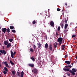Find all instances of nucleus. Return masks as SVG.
<instances>
[{"mask_svg": "<svg viewBox=\"0 0 77 77\" xmlns=\"http://www.w3.org/2000/svg\"><path fill=\"white\" fill-rule=\"evenodd\" d=\"M57 11H60V8H58L57 9Z\"/></svg>", "mask_w": 77, "mask_h": 77, "instance_id": "ea45409f", "label": "nucleus"}, {"mask_svg": "<svg viewBox=\"0 0 77 77\" xmlns=\"http://www.w3.org/2000/svg\"><path fill=\"white\" fill-rule=\"evenodd\" d=\"M62 41H63V38L62 37H60L58 38L57 41L59 42L60 44H61L62 42Z\"/></svg>", "mask_w": 77, "mask_h": 77, "instance_id": "f257e3e1", "label": "nucleus"}, {"mask_svg": "<svg viewBox=\"0 0 77 77\" xmlns=\"http://www.w3.org/2000/svg\"><path fill=\"white\" fill-rule=\"evenodd\" d=\"M67 21H68V19H67V20L66 19V20H65V23H67Z\"/></svg>", "mask_w": 77, "mask_h": 77, "instance_id": "79ce46f5", "label": "nucleus"}, {"mask_svg": "<svg viewBox=\"0 0 77 77\" xmlns=\"http://www.w3.org/2000/svg\"><path fill=\"white\" fill-rule=\"evenodd\" d=\"M52 45L50 44L49 45V49H50V51H52L53 50V47Z\"/></svg>", "mask_w": 77, "mask_h": 77, "instance_id": "423d86ee", "label": "nucleus"}, {"mask_svg": "<svg viewBox=\"0 0 77 77\" xmlns=\"http://www.w3.org/2000/svg\"><path fill=\"white\" fill-rule=\"evenodd\" d=\"M0 67H1V64H0Z\"/></svg>", "mask_w": 77, "mask_h": 77, "instance_id": "e2e57ef3", "label": "nucleus"}, {"mask_svg": "<svg viewBox=\"0 0 77 77\" xmlns=\"http://www.w3.org/2000/svg\"><path fill=\"white\" fill-rule=\"evenodd\" d=\"M57 31H58V32H60V26H59L57 28Z\"/></svg>", "mask_w": 77, "mask_h": 77, "instance_id": "5701e85b", "label": "nucleus"}, {"mask_svg": "<svg viewBox=\"0 0 77 77\" xmlns=\"http://www.w3.org/2000/svg\"><path fill=\"white\" fill-rule=\"evenodd\" d=\"M69 76H70V74H67Z\"/></svg>", "mask_w": 77, "mask_h": 77, "instance_id": "603ef678", "label": "nucleus"}, {"mask_svg": "<svg viewBox=\"0 0 77 77\" xmlns=\"http://www.w3.org/2000/svg\"><path fill=\"white\" fill-rule=\"evenodd\" d=\"M75 58H76V59H77V56H76L75 57Z\"/></svg>", "mask_w": 77, "mask_h": 77, "instance_id": "680f3d73", "label": "nucleus"}, {"mask_svg": "<svg viewBox=\"0 0 77 77\" xmlns=\"http://www.w3.org/2000/svg\"><path fill=\"white\" fill-rule=\"evenodd\" d=\"M4 69L6 72H8V69L7 68H6V67H4Z\"/></svg>", "mask_w": 77, "mask_h": 77, "instance_id": "393cba45", "label": "nucleus"}, {"mask_svg": "<svg viewBox=\"0 0 77 77\" xmlns=\"http://www.w3.org/2000/svg\"><path fill=\"white\" fill-rule=\"evenodd\" d=\"M68 66L69 67V68H72V66H71V65H69V66Z\"/></svg>", "mask_w": 77, "mask_h": 77, "instance_id": "a19ab883", "label": "nucleus"}, {"mask_svg": "<svg viewBox=\"0 0 77 77\" xmlns=\"http://www.w3.org/2000/svg\"><path fill=\"white\" fill-rule=\"evenodd\" d=\"M70 69H66V68H64L63 70L64 71H68Z\"/></svg>", "mask_w": 77, "mask_h": 77, "instance_id": "dca6fc26", "label": "nucleus"}, {"mask_svg": "<svg viewBox=\"0 0 77 77\" xmlns=\"http://www.w3.org/2000/svg\"><path fill=\"white\" fill-rule=\"evenodd\" d=\"M75 36H76V35H72V38H74V37H75Z\"/></svg>", "mask_w": 77, "mask_h": 77, "instance_id": "e433bc0d", "label": "nucleus"}, {"mask_svg": "<svg viewBox=\"0 0 77 77\" xmlns=\"http://www.w3.org/2000/svg\"><path fill=\"white\" fill-rule=\"evenodd\" d=\"M72 71L73 72H77V69H75L74 68L72 69Z\"/></svg>", "mask_w": 77, "mask_h": 77, "instance_id": "6ab92c4d", "label": "nucleus"}, {"mask_svg": "<svg viewBox=\"0 0 77 77\" xmlns=\"http://www.w3.org/2000/svg\"><path fill=\"white\" fill-rule=\"evenodd\" d=\"M21 75H24V72H23V71H22Z\"/></svg>", "mask_w": 77, "mask_h": 77, "instance_id": "4c0bfd02", "label": "nucleus"}, {"mask_svg": "<svg viewBox=\"0 0 77 77\" xmlns=\"http://www.w3.org/2000/svg\"><path fill=\"white\" fill-rule=\"evenodd\" d=\"M7 30V29H6L5 28H4L2 29V31L4 33H5L6 32V31Z\"/></svg>", "mask_w": 77, "mask_h": 77, "instance_id": "39448f33", "label": "nucleus"}, {"mask_svg": "<svg viewBox=\"0 0 77 77\" xmlns=\"http://www.w3.org/2000/svg\"><path fill=\"white\" fill-rule=\"evenodd\" d=\"M6 67H8V68H10V66H8H8H6Z\"/></svg>", "mask_w": 77, "mask_h": 77, "instance_id": "de8ad7c7", "label": "nucleus"}, {"mask_svg": "<svg viewBox=\"0 0 77 77\" xmlns=\"http://www.w3.org/2000/svg\"><path fill=\"white\" fill-rule=\"evenodd\" d=\"M0 52H1L2 54H4V55H5L6 54V52L4 50H0Z\"/></svg>", "mask_w": 77, "mask_h": 77, "instance_id": "7ed1b4c3", "label": "nucleus"}, {"mask_svg": "<svg viewBox=\"0 0 77 77\" xmlns=\"http://www.w3.org/2000/svg\"><path fill=\"white\" fill-rule=\"evenodd\" d=\"M30 51L32 53H33L34 51V50L32 48H30Z\"/></svg>", "mask_w": 77, "mask_h": 77, "instance_id": "bb28decb", "label": "nucleus"}, {"mask_svg": "<svg viewBox=\"0 0 77 77\" xmlns=\"http://www.w3.org/2000/svg\"><path fill=\"white\" fill-rule=\"evenodd\" d=\"M13 54H14V53H13V51H11V57H12V58H14V57Z\"/></svg>", "mask_w": 77, "mask_h": 77, "instance_id": "9b49d317", "label": "nucleus"}, {"mask_svg": "<svg viewBox=\"0 0 77 77\" xmlns=\"http://www.w3.org/2000/svg\"><path fill=\"white\" fill-rule=\"evenodd\" d=\"M32 72L35 73V74H36L38 73V70L36 69H34L33 70H32Z\"/></svg>", "mask_w": 77, "mask_h": 77, "instance_id": "f03ea898", "label": "nucleus"}, {"mask_svg": "<svg viewBox=\"0 0 77 77\" xmlns=\"http://www.w3.org/2000/svg\"><path fill=\"white\" fill-rule=\"evenodd\" d=\"M5 45H7L8 44V42L6 41H5L4 42Z\"/></svg>", "mask_w": 77, "mask_h": 77, "instance_id": "1a4fd4ad", "label": "nucleus"}, {"mask_svg": "<svg viewBox=\"0 0 77 77\" xmlns=\"http://www.w3.org/2000/svg\"><path fill=\"white\" fill-rule=\"evenodd\" d=\"M0 29H1V27H0Z\"/></svg>", "mask_w": 77, "mask_h": 77, "instance_id": "774afa93", "label": "nucleus"}, {"mask_svg": "<svg viewBox=\"0 0 77 77\" xmlns=\"http://www.w3.org/2000/svg\"><path fill=\"white\" fill-rule=\"evenodd\" d=\"M11 47V44L10 43H9L7 45L6 48H9Z\"/></svg>", "mask_w": 77, "mask_h": 77, "instance_id": "20e7f679", "label": "nucleus"}, {"mask_svg": "<svg viewBox=\"0 0 77 77\" xmlns=\"http://www.w3.org/2000/svg\"><path fill=\"white\" fill-rule=\"evenodd\" d=\"M10 62L11 63V65H14V63H13V62H12V61L11 60H10Z\"/></svg>", "mask_w": 77, "mask_h": 77, "instance_id": "72a5a7b5", "label": "nucleus"}, {"mask_svg": "<svg viewBox=\"0 0 77 77\" xmlns=\"http://www.w3.org/2000/svg\"><path fill=\"white\" fill-rule=\"evenodd\" d=\"M54 45L55 48H56V47H57V45H56L54 44Z\"/></svg>", "mask_w": 77, "mask_h": 77, "instance_id": "37998d69", "label": "nucleus"}, {"mask_svg": "<svg viewBox=\"0 0 77 77\" xmlns=\"http://www.w3.org/2000/svg\"><path fill=\"white\" fill-rule=\"evenodd\" d=\"M76 77H77V73L76 74Z\"/></svg>", "mask_w": 77, "mask_h": 77, "instance_id": "69168bd1", "label": "nucleus"}, {"mask_svg": "<svg viewBox=\"0 0 77 77\" xmlns=\"http://www.w3.org/2000/svg\"><path fill=\"white\" fill-rule=\"evenodd\" d=\"M12 32H13V33H15V32H16V31H15V30L14 29L12 30Z\"/></svg>", "mask_w": 77, "mask_h": 77, "instance_id": "f704fd0d", "label": "nucleus"}, {"mask_svg": "<svg viewBox=\"0 0 77 77\" xmlns=\"http://www.w3.org/2000/svg\"><path fill=\"white\" fill-rule=\"evenodd\" d=\"M65 5L66 6H67V3H65Z\"/></svg>", "mask_w": 77, "mask_h": 77, "instance_id": "3c124183", "label": "nucleus"}, {"mask_svg": "<svg viewBox=\"0 0 77 77\" xmlns=\"http://www.w3.org/2000/svg\"><path fill=\"white\" fill-rule=\"evenodd\" d=\"M37 45H38V48H41V43H37Z\"/></svg>", "mask_w": 77, "mask_h": 77, "instance_id": "4468645a", "label": "nucleus"}, {"mask_svg": "<svg viewBox=\"0 0 77 77\" xmlns=\"http://www.w3.org/2000/svg\"><path fill=\"white\" fill-rule=\"evenodd\" d=\"M2 56V53L1 52H0V56Z\"/></svg>", "mask_w": 77, "mask_h": 77, "instance_id": "6e6d98bb", "label": "nucleus"}, {"mask_svg": "<svg viewBox=\"0 0 77 77\" xmlns=\"http://www.w3.org/2000/svg\"><path fill=\"white\" fill-rule=\"evenodd\" d=\"M60 26L61 27V28L62 29L63 28V24L62 23H60Z\"/></svg>", "mask_w": 77, "mask_h": 77, "instance_id": "a878e982", "label": "nucleus"}, {"mask_svg": "<svg viewBox=\"0 0 77 77\" xmlns=\"http://www.w3.org/2000/svg\"><path fill=\"white\" fill-rule=\"evenodd\" d=\"M10 28L11 30H12V29H14V26H10Z\"/></svg>", "mask_w": 77, "mask_h": 77, "instance_id": "cd10ccee", "label": "nucleus"}, {"mask_svg": "<svg viewBox=\"0 0 77 77\" xmlns=\"http://www.w3.org/2000/svg\"><path fill=\"white\" fill-rule=\"evenodd\" d=\"M4 64H5V65L6 66H8V62H7V61L5 62Z\"/></svg>", "mask_w": 77, "mask_h": 77, "instance_id": "4be33fe9", "label": "nucleus"}, {"mask_svg": "<svg viewBox=\"0 0 77 77\" xmlns=\"http://www.w3.org/2000/svg\"><path fill=\"white\" fill-rule=\"evenodd\" d=\"M71 64H72V66L73 65H74V63H72Z\"/></svg>", "mask_w": 77, "mask_h": 77, "instance_id": "bf43d9fd", "label": "nucleus"}, {"mask_svg": "<svg viewBox=\"0 0 77 77\" xmlns=\"http://www.w3.org/2000/svg\"><path fill=\"white\" fill-rule=\"evenodd\" d=\"M77 27H75V29H77Z\"/></svg>", "mask_w": 77, "mask_h": 77, "instance_id": "052dcab7", "label": "nucleus"}, {"mask_svg": "<svg viewBox=\"0 0 77 77\" xmlns=\"http://www.w3.org/2000/svg\"><path fill=\"white\" fill-rule=\"evenodd\" d=\"M9 40L10 42H12L13 41V39L12 38L9 39Z\"/></svg>", "mask_w": 77, "mask_h": 77, "instance_id": "473e14b6", "label": "nucleus"}, {"mask_svg": "<svg viewBox=\"0 0 77 77\" xmlns=\"http://www.w3.org/2000/svg\"><path fill=\"white\" fill-rule=\"evenodd\" d=\"M54 22L53 21H51L50 23V25L51 26V27H53L54 26Z\"/></svg>", "mask_w": 77, "mask_h": 77, "instance_id": "0eeeda50", "label": "nucleus"}, {"mask_svg": "<svg viewBox=\"0 0 77 77\" xmlns=\"http://www.w3.org/2000/svg\"><path fill=\"white\" fill-rule=\"evenodd\" d=\"M66 68H68V66H65Z\"/></svg>", "mask_w": 77, "mask_h": 77, "instance_id": "09e8293b", "label": "nucleus"}, {"mask_svg": "<svg viewBox=\"0 0 77 77\" xmlns=\"http://www.w3.org/2000/svg\"><path fill=\"white\" fill-rule=\"evenodd\" d=\"M23 76H24V75H21V76H20L21 77H23Z\"/></svg>", "mask_w": 77, "mask_h": 77, "instance_id": "8fccbe9b", "label": "nucleus"}, {"mask_svg": "<svg viewBox=\"0 0 77 77\" xmlns=\"http://www.w3.org/2000/svg\"><path fill=\"white\" fill-rule=\"evenodd\" d=\"M67 57H68V54H66L65 56V58L66 59Z\"/></svg>", "mask_w": 77, "mask_h": 77, "instance_id": "58836bf2", "label": "nucleus"}, {"mask_svg": "<svg viewBox=\"0 0 77 77\" xmlns=\"http://www.w3.org/2000/svg\"><path fill=\"white\" fill-rule=\"evenodd\" d=\"M36 23V21L34 20L32 21V24H35Z\"/></svg>", "mask_w": 77, "mask_h": 77, "instance_id": "7c9ffc66", "label": "nucleus"}, {"mask_svg": "<svg viewBox=\"0 0 77 77\" xmlns=\"http://www.w3.org/2000/svg\"><path fill=\"white\" fill-rule=\"evenodd\" d=\"M65 45H62V49L63 50L65 49Z\"/></svg>", "mask_w": 77, "mask_h": 77, "instance_id": "b1692460", "label": "nucleus"}, {"mask_svg": "<svg viewBox=\"0 0 77 77\" xmlns=\"http://www.w3.org/2000/svg\"><path fill=\"white\" fill-rule=\"evenodd\" d=\"M65 63H66L67 65H70V61H66Z\"/></svg>", "mask_w": 77, "mask_h": 77, "instance_id": "f3484780", "label": "nucleus"}, {"mask_svg": "<svg viewBox=\"0 0 77 77\" xmlns=\"http://www.w3.org/2000/svg\"><path fill=\"white\" fill-rule=\"evenodd\" d=\"M28 65L29 66H31V67L32 68H33V67H34V64L33 63L29 64H28Z\"/></svg>", "mask_w": 77, "mask_h": 77, "instance_id": "6e6552de", "label": "nucleus"}, {"mask_svg": "<svg viewBox=\"0 0 77 77\" xmlns=\"http://www.w3.org/2000/svg\"><path fill=\"white\" fill-rule=\"evenodd\" d=\"M60 32L57 31H57L56 32V35L57 36H59V34L60 33Z\"/></svg>", "mask_w": 77, "mask_h": 77, "instance_id": "f8f14e48", "label": "nucleus"}, {"mask_svg": "<svg viewBox=\"0 0 77 77\" xmlns=\"http://www.w3.org/2000/svg\"><path fill=\"white\" fill-rule=\"evenodd\" d=\"M66 32H67V30H66V29H65L63 31L64 33H66Z\"/></svg>", "mask_w": 77, "mask_h": 77, "instance_id": "2f4dec72", "label": "nucleus"}, {"mask_svg": "<svg viewBox=\"0 0 77 77\" xmlns=\"http://www.w3.org/2000/svg\"><path fill=\"white\" fill-rule=\"evenodd\" d=\"M33 49L35 50V53H36V51L37 50L35 49V48H36V45H33Z\"/></svg>", "mask_w": 77, "mask_h": 77, "instance_id": "ddd939ff", "label": "nucleus"}, {"mask_svg": "<svg viewBox=\"0 0 77 77\" xmlns=\"http://www.w3.org/2000/svg\"><path fill=\"white\" fill-rule=\"evenodd\" d=\"M3 73L4 74H7V72H6L5 71H4Z\"/></svg>", "mask_w": 77, "mask_h": 77, "instance_id": "c9c22d12", "label": "nucleus"}, {"mask_svg": "<svg viewBox=\"0 0 77 77\" xmlns=\"http://www.w3.org/2000/svg\"><path fill=\"white\" fill-rule=\"evenodd\" d=\"M30 59H32V61H35V58H33V57H32L31 58H30Z\"/></svg>", "mask_w": 77, "mask_h": 77, "instance_id": "c85d7f7f", "label": "nucleus"}, {"mask_svg": "<svg viewBox=\"0 0 77 77\" xmlns=\"http://www.w3.org/2000/svg\"><path fill=\"white\" fill-rule=\"evenodd\" d=\"M17 75L18 77H20V73L19 72H18L17 74Z\"/></svg>", "mask_w": 77, "mask_h": 77, "instance_id": "a211bd4d", "label": "nucleus"}, {"mask_svg": "<svg viewBox=\"0 0 77 77\" xmlns=\"http://www.w3.org/2000/svg\"><path fill=\"white\" fill-rule=\"evenodd\" d=\"M54 49H53V51H54Z\"/></svg>", "mask_w": 77, "mask_h": 77, "instance_id": "13d9d810", "label": "nucleus"}, {"mask_svg": "<svg viewBox=\"0 0 77 77\" xmlns=\"http://www.w3.org/2000/svg\"><path fill=\"white\" fill-rule=\"evenodd\" d=\"M45 48L47 49V48L48 47V45L47 43H46L45 45Z\"/></svg>", "mask_w": 77, "mask_h": 77, "instance_id": "9d476101", "label": "nucleus"}, {"mask_svg": "<svg viewBox=\"0 0 77 77\" xmlns=\"http://www.w3.org/2000/svg\"><path fill=\"white\" fill-rule=\"evenodd\" d=\"M45 38L46 39H47V36H45Z\"/></svg>", "mask_w": 77, "mask_h": 77, "instance_id": "c03bdc74", "label": "nucleus"}, {"mask_svg": "<svg viewBox=\"0 0 77 77\" xmlns=\"http://www.w3.org/2000/svg\"><path fill=\"white\" fill-rule=\"evenodd\" d=\"M55 43H56V45H57V43L56 42Z\"/></svg>", "mask_w": 77, "mask_h": 77, "instance_id": "5fc2aeb1", "label": "nucleus"}, {"mask_svg": "<svg viewBox=\"0 0 77 77\" xmlns=\"http://www.w3.org/2000/svg\"><path fill=\"white\" fill-rule=\"evenodd\" d=\"M70 73H72V75H75V72L72 70L70 71Z\"/></svg>", "mask_w": 77, "mask_h": 77, "instance_id": "412c9836", "label": "nucleus"}, {"mask_svg": "<svg viewBox=\"0 0 77 77\" xmlns=\"http://www.w3.org/2000/svg\"><path fill=\"white\" fill-rule=\"evenodd\" d=\"M59 46H60V45H61V44H62V43H61V44H60L59 42Z\"/></svg>", "mask_w": 77, "mask_h": 77, "instance_id": "4d7b16f0", "label": "nucleus"}, {"mask_svg": "<svg viewBox=\"0 0 77 77\" xmlns=\"http://www.w3.org/2000/svg\"><path fill=\"white\" fill-rule=\"evenodd\" d=\"M68 25L66 23L65 25L64 29H66L68 28Z\"/></svg>", "mask_w": 77, "mask_h": 77, "instance_id": "2eb2a0df", "label": "nucleus"}, {"mask_svg": "<svg viewBox=\"0 0 77 77\" xmlns=\"http://www.w3.org/2000/svg\"><path fill=\"white\" fill-rule=\"evenodd\" d=\"M16 53V52H14L13 53V55H15Z\"/></svg>", "mask_w": 77, "mask_h": 77, "instance_id": "a18cd8bd", "label": "nucleus"}, {"mask_svg": "<svg viewBox=\"0 0 77 77\" xmlns=\"http://www.w3.org/2000/svg\"><path fill=\"white\" fill-rule=\"evenodd\" d=\"M12 74L13 75H15V71H13L12 72Z\"/></svg>", "mask_w": 77, "mask_h": 77, "instance_id": "c756f323", "label": "nucleus"}, {"mask_svg": "<svg viewBox=\"0 0 77 77\" xmlns=\"http://www.w3.org/2000/svg\"><path fill=\"white\" fill-rule=\"evenodd\" d=\"M6 32H8V33H9V32H10V29L9 28H8L6 30Z\"/></svg>", "mask_w": 77, "mask_h": 77, "instance_id": "aec40b11", "label": "nucleus"}, {"mask_svg": "<svg viewBox=\"0 0 77 77\" xmlns=\"http://www.w3.org/2000/svg\"><path fill=\"white\" fill-rule=\"evenodd\" d=\"M0 77H2V76H1V75H0Z\"/></svg>", "mask_w": 77, "mask_h": 77, "instance_id": "0e129e2a", "label": "nucleus"}, {"mask_svg": "<svg viewBox=\"0 0 77 77\" xmlns=\"http://www.w3.org/2000/svg\"><path fill=\"white\" fill-rule=\"evenodd\" d=\"M3 49H5V47L4 46L3 47Z\"/></svg>", "mask_w": 77, "mask_h": 77, "instance_id": "864d4df0", "label": "nucleus"}, {"mask_svg": "<svg viewBox=\"0 0 77 77\" xmlns=\"http://www.w3.org/2000/svg\"><path fill=\"white\" fill-rule=\"evenodd\" d=\"M1 45V43H0V45Z\"/></svg>", "mask_w": 77, "mask_h": 77, "instance_id": "338daca9", "label": "nucleus"}, {"mask_svg": "<svg viewBox=\"0 0 77 77\" xmlns=\"http://www.w3.org/2000/svg\"><path fill=\"white\" fill-rule=\"evenodd\" d=\"M5 62H3L2 63V64H3V65H4V64H5Z\"/></svg>", "mask_w": 77, "mask_h": 77, "instance_id": "49530a36", "label": "nucleus"}]
</instances>
